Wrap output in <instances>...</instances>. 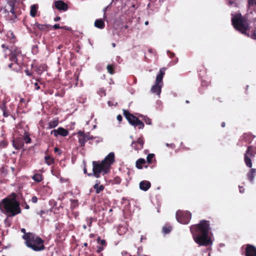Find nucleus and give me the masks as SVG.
<instances>
[{"instance_id":"e2e57ef3","label":"nucleus","mask_w":256,"mask_h":256,"mask_svg":"<svg viewBox=\"0 0 256 256\" xmlns=\"http://www.w3.org/2000/svg\"><path fill=\"white\" fill-rule=\"evenodd\" d=\"M9 34L10 35V36H12V38H14V34L12 33V32H8V35L10 37V36Z\"/></svg>"},{"instance_id":"69168bd1","label":"nucleus","mask_w":256,"mask_h":256,"mask_svg":"<svg viewBox=\"0 0 256 256\" xmlns=\"http://www.w3.org/2000/svg\"><path fill=\"white\" fill-rule=\"evenodd\" d=\"M244 188L242 187H240V192L241 193L244 192Z\"/></svg>"},{"instance_id":"4c0bfd02","label":"nucleus","mask_w":256,"mask_h":256,"mask_svg":"<svg viewBox=\"0 0 256 256\" xmlns=\"http://www.w3.org/2000/svg\"><path fill=\"white\" fill-rule=\"evenodd\" d=\"M121 181L122 179L119 176H116L112 180V184H118Z\"/></svg>"},{"instance_id":"338daca9","label":"nucleus","mask_w":256,"mask_h":256,"mask_svg":"<svg viewBox=\"0 0 256 256\" xmlns=\"http://www.w3.org/2000/svg\"><path fill=\"white\" fill-rule=\"evenodd\" d=\"M61 29H64V30H68V27L66 26H61L60 28Z\"/></svg>"},{"instance_id":"c85d7f7f","label":"nucleus","mask_w":256,"mask_h":256,"mask_svg":"<svg viewBox=\"0 0 256 256\" xmlns=\"http://www.w3.org/2000/svg\"><path fill=\"white\" fill-rule=\"evenodd\" d=\"M38 9V4H33L30 6V14L32 17H35L36 16L37 10Z\"/></svg>"},{"instance_id":"7c9ffc66","label":"nucleus","mask_w":256,"mask_h":256,"mask_svg":"<svg viewBox=\"0 0 256 256\" xmlns=\"http://www.w3.org/2000/svg\"><path fill=\"white\" fill-rule=\"evenodd\" d=\"M32 178L35 182H41L43 180L44 177H43V176L42 175V174H35L32 176Z\"/></svg>"},{"instance_id":"680f3d73","label":"nucleus","mask_w":256,"mask_h":256,"mask_svg":"<svg viewBox=\"0 0 256 256\" xmlns=\"http://www.w3.org/2000/svg\"><path fill=\"white\" fill-rule=\"evenodd\" d=\"M166 144L167 146H170V148H175V144Z\"/></svg>"},{"instance_id":"052dcab7","label":"nucleus","mask_w":256,"mask_h":256,"mask_svg":"<svg viewBox=\"0 0 256 256\" xmlns=\"http://www.w3.org/2000/svg\"><path fill=\"white\" fill-rule=\"evenodd\" d=\"M116 118L120 122H121L122 120V117L120 114L118 115Z\"/></svg>"},{"instance_id":"4468645a","label":"nucleus","mask_w":256,"mask_h":256,"mask_svg":"<svg viewBox=\"0 0 256 256\" xmlns=\"http://www.w3.org/2000/svg\"><path fill=\"white\" fill-rule=\"evenodd\" d=\"M10 60H18L19 57L22 56V52L18 48H12L10 50Z\"/></svg>"},{"instance_id":"de8ad7c7","label":"nucleus","mask_w":256,"mask_h":256,"mask_svg":"<svg viewBox=\"0 0 256 256\" xmlns=\"http://www.w3.org/2000/svg\"><path fill=\"white\" fill-rule=\"evenodd\" d=\"M50 28H54V30H57L58 28H60L61 26H60L59 24H55L54 26H51Z\"/></svg>"},{"instance_id":"4d7b16f0","label":"nucleus","mask_w":256,"mask_h":256,"mask_svg":"<svg viewBox=\"0 0 256 256\" xmlns=\"http://www.w3.org/2000/svg\"><path fill=\"white\" fill-rule=\"evenodd\" d=\"M24 72H25L27 76H32V72H29L28 70V69H27V70H24Z\"/></svg>"},{"instance_id":"13d9d810","label":"nucleus","mask_w":256,"mask_h":256,"mask_svg":"<svg viewBox=\"0 0 256 256\" xmlns=\"http://www.w3.org/2000/svg\"><path fill=\"white\" fill-rule=\"evenodd\" d=\"M12 14V16H9V17H10V20H12V22H14V20H16V18L14 19V16L13 14ZM17 14H18V12H16V15H17ZM16 17H17V16H16Z\"/></svg>"},{"instance_id":"6e6d98bb","label":"nucleus","mask_w":256,"mask_h":256,"mask_svg":"<svg viewBox=\"0 0 256 256\" xmlns=\"http://www.w3.org/2000/svg\"><path fill=\"white\" fill-rule=\"evenodd\" d=\"M87 221L88 222V226L90 227L92 224V218H87Z\"/></svg>"},{"instance_id":"6e6552de","label":"nucleus","mask_w":256,"mask_h":256,"mask_svg":"<svg viewBox=\"0 0 256 256\" xmlns=\"http://www.w3.org/2000/svg\"><path fill=\"white\" fill-rule=\"evenodd\" d=\"M176 215V220L182 224H188L192 217L190 212L180 210H178Z\"/></svg>"},{"instance_id":"c03bdc74","label":"nucleus","mask_w":256,"mask_h":256,"mask_svg":"<svg viewBox=\"0 0 256 256\" xmlns=\"http://www.w3.org/2000/svg\"><path fill=\"white\" fill-rule=\"evenodd\" d=\"M251 37L253 39L256 40V27L254 28V30L252 32Z\"/></svg>"},{"instance_id":"bf43d9fd","label":"nucleus","mask_w":256,"mask_h":256,"mask_svg":"<svg viewBox=\"0 0 256 256\" xmlns=\"http://www.w3.org/2000/svg\"><path fill=\"white\" fill-rule=\"evenodd\" d=\"M3 116L4 117H8L9 115L8 112L6 110H4L3 112Z\"/></svg>"},{"instance_id":"393cba45","label":"nucleus","mask_w":256,"mask_h":256,"mask_svg":"<svg viewBox=\"0 0 256 256\" xmlns=\"http://www.w3.org/2000/svg\"><path fill=\"white\" fill-rule=\"evenodd\" d=\"M146 161L144 158H139L136 162V166L138 169H142L143 166L146 164Z\"/></svg>"},{"instance_id":"a19ab883","label":"nucleus","mask_w":256,"mask_h":256,"mask_svg":"<svg viewBox=\"0 0 256 256\" xmlns=\"http://www.w3.org/2000/svg\"><path fill=\"white\" fill-rule=\"evenodd\" d=\"M84 137L86 139V140L88 141V140H92L94 138L92 136V135H90V133L89 132H86V133H84Z\"/></svg>"},{"instance_id":"37998d69","label":"nucleus","mask_w":256,"mask_h":256,"mask_svg":"<svg viewBox=\"0 0 256 256\" xmlns=\"http://www.w3.org/2000/svg\"><path fill=\"white\" fill-rule=\"evenodd\" d=\"M98 242H100V244L102 246H106V242L104 240H100V238L98 237L97 239Z\"/></svg>"},{"instance_id":"2eb2a0df","label":"nucleus","mask_w":256,"mask_h":256,"mask_svg":"<svg viewBox=\"0 0 256 256\" xmlns=\"http://www.w3.org/2000/svg\"><path fill=\"white\" fill-rule=\"evenodd\" d=\"M12 146L16 150L21 149L24 146L22 138L17 137L14 138L12 140Z\"/></svg>"},{"instance_id":"a878e982","label":"nucleus","mask_w":256,"mask_h":256,"mask_svg":"<svg viewBox=\"0 0 256 256\" xmlns=\"http://www.w3.org/2000/svg\"><path fill=\"white\" fill-rule=\"evenodd\" d=\"M44 162L48 166H50L54 162V160L50 156L47 154L46 152V156H44Z\"/></svg>"},{"instance_id":"0e129e2a","label":"nucleus","mask_w":256,"mask_h":256,"mask_svg":"<svg viewBox=\"0 0 256 256\" xmlns=\"http://www.w3.org/2000/svg\"><path fill=\"white\" fill-rule=\"evenodd\" d=\"M60 20V16H57L56 17V18H54V21H55V22H58V21H59Z\"/></svg>"},{"instance_id":"f8f14e48","label":"nucleus","mask_w":256,"mask_h":256,"mask_svg":"<svg viewBox=\"0 0 256 256\" xmlns=\"http://www.w3.org/2000/svg\"><path fill=\"white\" fill-rule=\"evenodd\" d=\"M144 143V138L140 136L137 140L133 141L131 144V146L134 150H138L143 148Z\"/></svg>"},{"instance_id":"09e8293b","label":"nucleus","mask_w":256,"mask_h":256,"mask_svg":"<svg viewBox=\"0 0 256 256\" xmlns=\"http://www.w3.org/2000/svg\"><path fill=\"white\" fill-rule=\"evenodd\" d=\"M22 206L25 209L28 210L30 208L29 206L26 203V202H24L22 204Z\"/></svg>"},{"instance_id":"20e7f679","label":"nucleus","mask_w":256,"mask_h":256,"mask_svg":"<svg viewBox=\"0 0 256 256\" xmlns=\"http://www.w3.org/2000/svg\"><path fill=\"white\" fill-rule=\"evenodd\" d=\"M232 24L236 30L243 34H246L248 30V24L246 19L241 14L234 16L232 18Z\"/></svg>"},{"instance_id":"0eeeda50","label":"nucleus","mask_w":256,"mask_h":256,"mask_svg":"<svg viewBox=\"0 0 256 256\" xmlns=\"http://www.w3.org/2000/svg\"><path fill=\"white\" fill-rule=\"evenodd\" d=\"M256 154V148L252 146H248L244 154V161L246 166L250 168L252 167V158H254Z\"/></svg>"},{"instance_id":"72a5a7b5","label":"nucleus","mask_w":256,"mask_h":256,"mask_svg":"<svg viewBox=\"0 0 256 256\" xmlns=\"http://www.w3.org/2000/svg\"><path fill=\"white\" fill-rule=\"evenodd\" d=\"M51 172L53 176H56L58 178H59L60 176V170L58 168H52L51 170Z\"/></svg>"},{"instance_id":"3c124183","label":"nucleus","mask_w":256,"mask_h":256,"mask_svg":"<svg viewBox=\"0 0 256 256\" xmlns=\"http://www.w3.org/2000/svg\"><path fill=\"white\" fill-rule=\"evenodd\" d=\"M104 248L102 246H98V249L96 250V252L97 253H100V252L104 250Z\"/></svg>"},{"instance_id":"79ce46f5","label":"nucleus","mask_w":256,"mask_h":256,"mask_svg":"<svg viewBox=\"0 0 256 256\" xmlns=\"http://www.w3.org/2000/svg\"><path fill=\"white\" fill-rule=\"evenodd\" d=\"M84 137L86 139V140L88 141V140H92L94 138L92 136V135H90V133L89 132H86V133H84Z\"/></svg>"},{"instance_id":"b1692460","label":"nucleus","mask_w":256,"mask_h":256,"mask_svg":"<svg viewBox=\"0 0 256 256\" xmlns=\"http://www.w3.org/2000/svg\"><path fill=\"white\" fill-rule=\"evenodd\" d=\"M34 26H36L38 29L40 30L42 32H46L48 30V28L51 26L49 24H40L38 22H36L34 24Z\"/></svg>"},{"instance_id":"f257e3e1","label":"nucleus","mask_w":256,"mask_h":256,"mask_svg":"<svg viewBox=\"0 0 256 256\" xmlns=\"http://www.w3.org/2000/svg\"><path fill=\"white\" fill-rule=\"evenodd\" d=\"M210 230V222L204 220L190 226V231L194 240L200 246H207L212 244L211 238L208 236Z\"/></svg>"},{"instance_id":"423d86ee","label":"nucleus","mask_w":256,"mask_h":256,"mask_svg":"<svg viewBox=\"0 0 256 256\" xmlns=\"http://www.w3.org/2000/svg\"><path fill=\"white\" fill-rule=\"evenodd\" d=\"M123 114L132 126L134 127L138 126V129H142L144 128V122L138 118L130 114L128 110H123Z\"/></svg>"},{"instance_id":"dca6fc26","label":"nucleus","mask_w":256,"mask_h":256,"mask_svg":"<svg viewBox=\"0 0 256 256\" xmlns=\"http://www.w3.org/2000/svg\"><path fill=\"white\" fill-rule=\"evenodd\" d=\"M246 256H256V247L253 245L248 244L245 249Z\"/></svg>"},{"instance_id":"412c9836","label":"nucleus","mask_w":256,"mask_h":256,"mask_svg":"<svg viewBox=\"0 0 256 256\" xmlns=\"http://www.w3.org/2000/svg\"><path fill=\"white\" fill-rule=\"evenodd\" d=\"M162 86V84L155 82V84L151 88V92L152 93L156 94L158 95H160Z\"/></svg>"},{"instance_id":"f3484780","label":"nucleus","mask_w":256,"mask_h":256,"mask_svg":"<svg viewBox=\"0 0 256 256\" xmlns=\"http://www.w3.org/2000/svg\"><path fill=\"white\" fill-rule=\"evenodd\" d=\"M55 7L60 10L66 11L68 9V4L62 0H57L55 2Z\"/></svg>"},{"instance_id":"2f4dec72","label":"nucleus","mask_w":256,"mask_h":256,"mask_svg":"<svg viewBox=\"0 0 256 256\" xmlns=\"http://www.w3.org/2000/svg\"><path fill=\"white\" fill-rule=\"evenodd\" d=\"M154 154H150L146 156V162L148 164H152L153 161H155L156 160L154 159Z\"/></svg>"},{"instance_id":"e433bc0d","label":"nucleus","mask_w":256,"mask_h":256,"mask_svg":"<svg viewBox=\"0 0 256 256\" xmlns=\"http://www.w3.org/2000/svg\"><path fill=\"white\" fill-rule=\"evenodd\" d=\"M140 117L143 118V120L144 121L145 123L146 124H152V120L149 118L147 116H141Z\"/></svg>"},{"instance_id":"5fc2aeb1","label":"nucleus","mask_w":256,"mask_h":256,"mask_svg":"<svg viewBox=\"0 0 256 256\" xmlns=\"http://www.w3.org/2000/svg\"><path fill=\"white\" fill-rule=\"evenodd\" d=\"M34 89L36 90H38L40 88V86L38 85V82H36L34 83Z\"/></svg>"},{"instance_id":"8fccbe9b","label":"nucleus","mask_w":256,"mask_h":256,"mask_svg":"<svg viewBox=\"0 0 256 256\" xmlns=\"http://www.w3.org/2000/svg\"><path fill=\"white\" fill-rule=\"evenodd\" d=\"M0 107L2 111L3 112L4 110H6V103H2L0 105Z\"/></svg>"},{"instance_id":"603ef678","label":"nucleus","mask_w":256,"mask_h":256,"mask_svg":"<svg viewBox=\"0 0 256 256\" xmlns=\"http://www.w3.org/2000/svg\"><path fill=\"white\" fill-rule=\"evenodd\" d=\"M54 152H58V155H60L62 154V152L57 147L54 148Z\"/></svg>"},{"instance_id":"aec40b11","label":"nucleus","mask_w":256,"mask_h":256,"mask_svg":"<svg viewBox=\"0 0 256 256\" xmlns=\"http://www.w3.org/2000/svg\"><path fill=\"white\" fill-rule=\"evenodd\" d=\"M140 188L144 191H147L151 186V184L149 181L142 180L140 182Z\"/></svg>"},{"instance_id":"c756f323","label":"nucleus","mask_w":256,"mask_h":256,"mask_svg":"<svg viewBox=\"0 0 256 256\" xmlns=\"http://www.w3.org/2000/svg\"><path fill=\"white\" fill-rule=\"evenodd\" d=\"M23 140L26 144H30L32 142V140L30 137V134L26 130H24Z\"/></svg>"},{"instance_id":"6ab92c4d","label":"nucleus","mask_w":256,"mask_h":256,"mask_svg":"<svg viewBox=\"0 0 256 256\" xmlns=\"http://www.w3.org/2000/svg\"><path fill=\"white\" fill-rule=\"evenodd\" d=\"M166 70V68H162L160 69L159 73L156 76L155 82L162 84V79L165 74Z\"/></svg>"},{"instance_id":"774afa93","label":"nucleus","mask_w":256,"mask_h":256,"mask_svg":"<svg viewBox=\"0 0 256 256\" xmlns=\"http://www.w3.org/2000/svg\"><path fill=\"white\" fill-rule=\"evenodd\" d=\"M221 126H222V128L225 127V126H226V124H225V122H222L221 124Z\"/></svg>"},{"instance_id":"a18cd8bd","label":"nucleus","mask_w":256,"mask_h":256,"mask_svg":"<svg viewBox=\"0 0 256 256\" xmlns=\"http://www.w3.org/2000/svg\"><path fill=\"white\" fill-rule=\"evenodd\" d=\"M8 145V143L5 141V140H2L0 142V146L1 148H5Z\"/></svg>"},{"instance_id":"9d476101","label":"nucleus","mask_w":256,"mask_h":256,"mask_svg":"<svg viewBox=\"0 0 256 256\" xmlns=\"http://www.w3.org/2000/svg\"><path fill=\"white\" fill-rule=\"evenodd\" d=\"M10 60V63L8 64V68H10L11 70L17 72L21 70L22 68V62H20L18 60Z\"/></svg>"},{"instance_id":"5701e85b","label":"nucleus","mask_w":256,"mask_h":256,"mask_svg":"<svg viewBox=\"0 0 256 256\" xmlns=\"http://www.w3.org/2000/svg\"><path fill=\"white\" fill-rule=\"evenodd\" d=\"M256 176V169L251 168L247 174V178L248 180L252 182H253L254 178Z\"/></svg>"},{"instance_id":"7ed1b4c3","label":"nucleus","mask_w":256,"mask_h":256,"mask_svg":"<svg viewBox=\"0 0 256 256\" xmlns=\"http://www.w3.org/2000/svg\"><path fill=\"white\" fill-rule=\"evenodd\" d=\"M22 238L26 240V246L34 251L38 252L45 249L44 240L40 236L32 233L28 232Z\"/></svg>"},{"instance_id":"9b49d317","label":"nucleus","mask_w":256,"mask_h":256,"mask_svg":"<svg viewBox=\"0 0 256 256\" xmlns=\"http://www.w3.org/2000/svg\"><path fill=\"white\" fill-rule=\"evenodd\" d=\"M16 0H10L8 2V5L5 7V10L8 12H10L14 16V19L16 16V12L15 8V3Z\"/></svg>"},{"instance_id":"bb28decb","label":"nucleus","mask_w":256,"mask_h":256,"mask_svg":"<svg viewBox=\"0 0 256 256\" xmlns=\"http://www.w3.org/2000/svg\"><path fill=\"white\" fill-rule=\"evenodd\" d=\"M94 26L98 28L102 29L104 28L105 24L102 19H98L94 22Z\"/></svg>"},{"instance_id":"58836bf2","label":"nucleus","mask_w":256,"mask_h":256,"mask_svg":"<svg viewBox=\"0 0 256 256\" xmlns=\"http://www.w3.org/2000/svg\"><path fill=\"white\" fill-rule=\"evenodd\" d=\"M172 230V228L170 226H164L162 228V230L164 234H168Z\"/></svg>"},{"instance_id":"f03ea898","label":"nucleus","mask_w":256,"mask_h":256,"mask_svg":"<svg viewBox=\"0 0 256 256\" xmlns=\"http://www.w3.org/2000/svg\"><path fill=\"white\" fill-rule=\"evenodd\" d=\"M16 197L17 194L12 192L8 197L2 200L5 213L9 216H14L21 212L20 203L16 200Z\"/></svg>"},{"instance_id":"1a4fd4ad","label":"nucleus","mask_w":256,"mask_h":256,"mask_svg":"<svg viewBox=\"0 0 256 256\" xmlns=\"http://www.w3.org/2000/svg\"><path fill=\"white\" fill-rule=\"evenodd\" d=\"M115 158L114 154L111 152L108 154V156L102 161L104 164L106 166V168H108L110 171L111 165L114 162Z\"/></svg>"},{"instance_id":"39448f33","label":"nucleus","mask_w":256,"mask_h":256,"mask_svg":"<svg viewBox=\"0 0 256 256\" xmlns=\"http://www.w3.org/2000/svg\"><path fill=\"white\" fill-rule=\"evenodd\" d=\"M92 173L88 174V176H94L97 178L100 177V173H102V174H108L110 171L106 168L102 162L100 161H93L92 162Z\"/></svg>"},{"instance_id":"ddd939ff","label":"nucleus","mask_w":256,"mask_h":256,"mask_svg":"<svg viewBox=\"0 0 256 256\" xmlns=\"http://www.w3.org/2000/svg\"><path fill=\"white\" fill-rule=\"evenodd\" d=\"M50 134H53L55 137H58V136H66L68 134V132L67 130L62 127H60L56 130H52Z\"/></svg>"},{"instance_id":"c9c22d12","label":"nucleus","mask_w":256,"mask_h":256,"mask_svg":"<svg viewBox=\"0 0 256 256\" xmlns=\"http://www.w3.org/2000/svg\"><path fill=\"white\" fill-rule=\"evenodd\" d=\"M22 127V124L20 123L18 124L16 126V130L18 133H21L20 135H22V133H24V130Z\"/></svg>"},{"instance_id":"cd10ccee","label":"nucleus","mask_w":256,"mask_h":256,"mask_svg":"<svg viewBox=\"0 0 256 256\" xmlns=\"http://www.w3.org/2000/svg\"><path fill=\"white\" fill-rule=\"evenodd\" d=\"M58 124V118H55L48 123V128L50 129L54 128L57 126Z\"/></svg>"},{"instance_id":"49530a36","label":"nucleus","mask_w":256,"mask_h":256,"mask_svg":"<svg viewBox=\"0 0 256 256\" xmlns=\"http://www.w3.org/2000/svg\"><path fill=\"white\" fill-rule=\"evenodd\" d=\"M214 100L218 101L220 102H224L223 99L222 98L218 97V98H214Z\"/></svg>"},{"instance_id":"ea45409f","label":"nucleus","mask_w":256,"mask_h":256,"mask_svg":"<svg viewBox=\"0 0 256 256\" xmlns=\"http://www.w3.org/2000/svg\"><path fill=\"white\" fill-rule=\"evenodd\" d=\"M248 4L250 8L256 6V0H248Z\"/></svg>"},{"instance_id":"f704fd0d","label":"nucleus","mask_w":256,"mask_h":256,"mask_svg":"<svg viewBox=\"0 0 256 256\" xmlns=\"http://www.w3.org/2000/svg\"><path fill=\"white\" fill-rule=\"evenodd\" d=\"M70 208L74 209L78 206V200H70Z\"/></svg>"},{"instance_id":"4be33fe9","label":"nucleus","mask_w":256,"mask_h":256,"mask_svg":"<svg viewBox=\"0 0 256 256\" xmlns=\"http://www.w3.org/2000/svg\"><path fill=\"white\" fill-rule=\"evenodd\" d=\"M100 182L99 180H96V184L93 186L94 188L96 190V194H100V192H102L104 189V185H100Z\"/></svg>"},{"instance_id":"864d4df0","label":"nucleus","mask_w":256,"mask_h":256,"mask_svg":"<svg viewBox=\"0 0 256 256\" xmlns=\"http://www.w3.org/2000/svg\"><path fill=\"white\" fill-rule=\"evenodd\" d=\"M31 201L33 203H36L37 202H38V198L36 196H33L32 198V199H31Z\"/></svg>"},{"instance_id":"a211bd4d","label":"nucleus","mask_w":256,"mask_h":256,"mask_svg":"<svg viewBox=\"0 0 256 256\" xmlns=\"http://www.w3.org/2000/svg\"><path fill=\"white\" fill-rule=\"evenodd\" d=\"M77 134L78 139V143L80 144L79 146L80 147H84L86 142H87L84 136V132L79 131L78 132Z\"/></svg>"},{"instance_id":"473e14b6","label":"nucleus","mask_w":256,"mask_h":256,"mask_svg":"<svg viewBox=\"0 0 256 256\" xmlns=\"http://www.w3.org/2000/svg\"><path fill=\"white\" fill-rule=\"evenodd\" d=\"M106 70L110 74H113L114 73V64H108L106 66Z\"/></svg>"}]
</instances>
